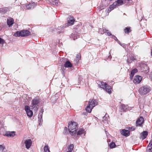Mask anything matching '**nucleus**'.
I'll return each mask as SVG.
<instances>
[{
	"mask_svg": "<svg viewBox=\"0 0 152 152\" xmlns=\"http://www.w3.org/2000/svg\"><path fill=\"white\" fill-rule=\"evenodd\" d=\"M150 87L145 85L140 87L139 89V92L141 95H144L148 93L151 91Z\"/></svg>",
	"mask_w": 152,
	"mask_h": 152,
	"instance_id": "nucleus-3",
	"label": "nucleus"
},
{
	"mask_svg": "<svg viewBox=\"0 0 152 152\" xmlns=\"http://www.w3.org/2000/svg\"><path fill=\"white\" fill-rule=\"evenodd\" d=\"M30 34V32L27 30H23L17 31L14 34L15 37H25L28 36Z\"/></svg>",
	"mask_w": 152,
	"mask_h": 152,
	"instance_id": "nucleus-2",
	"label": "nucleus"
},
{
	"mask_svg": "<svg viewBox=\"0 0 152 152\" xmlns=\"http://www.w3.org/2000/svg\"><path fill=\"white\" fill-rule=\"evenodd\" d=\"M93 108H92L91 107L88 105L85 108L86 110L88 113H90L91 111L92 110Z\"/></svg>",
	"mask_w": 152,
	"mask_h": 152,
	"instance_id": "nucleus-23",
	"label": "nucleus"
},
{
	"mask_svg": "<svg viewBox=\"0 0 152 152\" xmlns=\"http://www.w3.org/2000/svg\"><path fill=\"white\" fill-rule=\"evenodd\" d=\"M39 102V101L38 100L36 99H33L30 105V108L33 110L34 112L36 111L38 108V104Z\"/></svg>",
	"mask_w": 152,
	"mask_h": 152,
	"instance_id": "nucleus-4",
	"label": "nucleus"
},
{
	"mask_svg": "<svg viewBox=\"0 0 152 152\" xmlns=\"http://www.w3.org/2000/svg\"><path fill=\"white\" fill-rule=\"evenodd\" d=\"M128 62H129V63H130V62H130V61H129V60H128Z\"/></svg>",
	"mask_w": 152,
	"mask_h": 152,
	"instance_id": "nucleus-47",
	"label": "nucleus"
},
{
	"mask_svg": "<svg viewBox=\"0 0 152 152\" xmlns=\"http://www.w3.org/2000/svg\"><path fill=\"white\" fill-rule=\"evenodd\" d=\"M151 78L152 80V72H151Z\"/></svg>",
	"mask_w": 152,
	"mask_h": 152,
	"instance_id": "nucleus-44",
	"label": "nucleus"
},
{
	"mask_svg": "<svg viewBox=\"0 0 152 152\" xmlns=\"http://www.w3.org/2000/svg\"><path fill=\"white\" fill-rule=\"evenodd\" d=\"M102 30V29L100 28L99 29V32L101 34H103L104 33H106L107 34V35L108 36H110L111 35V34L110 32H109L108 30H106L105 29H104V32H101V31Z\"/></svg>",
	"mask_w": 152,
	"mask_h": 152,
	"instance_id": "nucleus-18",
	"label": "nucleus"
},
{
	"mask_svg": "<svg viewBox=\"0 0 152 152\" xmlns=\"http://www.w3.org/2000/svg\"><path fill=\"white\" fill-rule=\"evenodd\" d=\"M142 79V77L139 75L135 76L133 80V82L135 84H138L140 83Z\"/></svg>",
	"mask_w": 152,
	"mask_h": 152,
	"instance_id": "nucleus-8",
	"label": "nucleus"
},
{
	"mask_svg": "<svg viewBox=\"0 0 152 152\" xmlns=\"http://www.w3.org/2000/svg\"><path fill=\"white\" fill-rule=\"evenodd\" d=\"M81 59V56L80 54H78L77 55L76 58V61H78Z\"/></svg>",
	"mask_w": 152,
	"mask_h": 152,
	"instance_id": "nucleus-34",
	"label": "nucleus"
},
{
	"mask_svg": "<svg viewBox=\"0 0 152 152\" xmlns=\"http://www.w3.org/2000/svg\"><path fill=\"white\" fill-rule=\"evenodd\" d=\"M79 37V35L77 34H72L71 36V37L73 38L74 40H75V39H77Z\"/></svg>",
	"mask_w": 152,
	"mask_h": 152,
	"instance_id": "nucleus-22",
	"label": "nucleus"
},
{
	"mask_svg": "<svg viewBox=\"0 0 152 152\" xmlns=\"http://www.w3.org/2000/svg\"><path fill=\"white\" fill-rule=\"evenodd\" d=\"M42 115H38V121L40 122L39 123V125L41 126L40 122L42 121Z\"/></svg>",
	"mask_w": 152,
	"mask_h": 152,
	"instance_id": "nucleus-26",
	"label": "nucleus"
},
{
	"mask_svg": "<svg viewBox=\"0 0 152 152\" xmlns=\"http://www.w3.org/2000/svg\"><path fill=\"white\" fill-rule=\"evenodd\" d=\"M36 4L34 3H30L26 5V7L28 10L33 9L36 6Z\"/></svg>",
	"mask_w": 152,
	"mask_h": 152,
	"instance_id": "nucleus-15",
	"label": "nucleus"
},
{
	"mask_svg": "<svg viewBox=\"0 0 152 152\" xmlns=\"http://www.w3.org/2000/svg\"><path fill=\"white\" fill-rule=\"evenodd\" d=\"M121 110L123 111L129 110L130 108L128 107V105H125L124 104H121Z\"/></svg>",
	"mask_w": 152,
	"mask_h": 152,
	"instance_id": "nucleus-10",
	"label": "nucleus"
},
{
	"mask_svg": "<svg viewBox=\"0 0 152 152\" xmlns=\"http://www.w3.org/2000/svg\"><path fill=\"white\" fill-rule=\"evenodd\" d=\"M112 37L115 40H116L120 44V45H121V43L120 42L118 39L115 36H112Z\"/></svg>",
	"mask_w": 152,
	"mask_h": 152,
	"instance_id": "nucleus-36",
	"label": "nucleus"
},
{
	"mask_svg": "<svg viewBox=\"0 0 152 152\" xmlns=\"http://www.w3.org/2000/svg\"><path fill=\"white\" fill-rule=\"evenodd\" d=\"M58 29H60V28H58Z\"/></svg>",
	"mask_w": 152,
	"mask_h": 152,
	"instance_id": "nucleus-48",
	"label": "nucleus"
},
{
	"mask_svg": "<svg viewBox=\"0 0 152 152\" xmlns=\"http://www.w3.org/2000/svg\"><path fill=\"white\" fill-rule=\"evenodd\" d=\"M100 86L101 88L105 90L108 94H110L111 93L112 88L106 83L101 82Z\"/></svg>",
	"mask_w": 152,
	"mask_h": 152,
	"instance_id": "nucleus-5",
	"label": "nucleus"
},
{
	"mask_svg": "<svg viewBox=\"0 0 152 152\" xmlns=\"http://www.w3.org/2000/svg\"><path fill=\"white\" fill-rule=\"evenodd\" d=\"M74 146L73 144H70L69 148H68V151H70L72 152V151L73 150V149L74 148Z\"/></svg>",
	"mask_w": 152,
	"mask_h": 152,
	"instance_id": "nucleus-29",
	"label": "nucleus"
},
{
	"mask_svg": "<svg viewBox=\"0 0 152 152\" xmlns=\"http://www.w3.org/2000/svg\"><path fill=\"white\" fill-rule=\"evenodd\" d=\"M118 6L117 4V2L116 1L115 2L113 3L112 5H111L109 9L108 10L111 11L114 9V8L116 7L117 6Z\"/></svg>",
	"mask_w": 152,
	"mask_h": 152,
	"instance_id": "nucleus-17",
	"label": "nucleus"
},
{
	"mask_svg": "<svg viewBox=\"0 0 152 152\" xmlns=\"http://www.w3.org/2000/svg\"><path fill=\"white\" fill-rule=\"evenodd\" d=\"M84 130L83 129H80L77 132V134L80 135L83 134L85 133Z\"/></svg>",
	"mask_w": 152,
	"mask_h": 152,
	"instance_id": "nucleus-24",
	"label": "nucleus"
},
{
	"mask_svg": "<svg viewBox=\"0 0 152 152\" xmlns=\"http://www.w3.org/2000/svg\"><path fill=\"white\" fill-rule=\"evenodd\" d=\"M25 110L27 113V114L29 112H31V114H33V112L30 110V107L28 106H26L25 107Z\"/></svg>",
	"mask_w": 152,
	"mask_h": 152,
	"instance_id": "nucleus-25",
	"label": "nucleus"
},
{
	"mask_svg": "<svg viewBox=\"0 0 152 152\" xmlns=\"http://www.w3.org/2000/svg\"><path fill=\"white\" fill-rule=\"evenodd\" d=\"M5 148V147L3 145H0V152H2Z\"/></svg>",
	"mask_w": 152,
	"mask_h": 152,
	"instance_id": "nucleus-33",
	"label": "nucleus"
},
{
	"mask_svg": "<svg viewBox=\"0 0 152 152\" xmlns=\"http://www.w3.org/2000/svg\"><path fill=\"white\" fill-rule=\"evenodd\" d=\"M77 124L74 121H71L68 124V130L69 133L72 135L75 134L77 132Z\"/></svg>",
	"mask_w": 152,
	"mask_h": 152,
	"instance_id": "nucleus-1",
	"label": "nucleus"
},
{
	"mask_svg": "<svg viewBox=\"0 0 152 152\" xmlns=\"http://www.w3.org/2000/svg\"><path fill=\"white\" fill-rule=\"evenodd\" d=\"M97 104L98 102L94 99H90L88 105L90 106L92 108H93L96 105H97Z\"/></svg>",
	"mask_w": 152,
	"mask_h": 152,
	"instance_id": "nucleus-7",
	"label": "nucleus"
},
{
	"mask_svg": "<svg viewBox=\"0 0 152 152\" xmlns=\"http://www.w3.org/2000/svg\"><path fill=\"white\" fill-rule=\"evenodd\" d=\"M33 115H27V116L29 118L31 117Z\"/></svg>",
	"mask_w": 152,
	"mask_h": 152,
	"instance_id": "nucleus-41",
	"label": "nucleus"
},
{
	"mask_svg": "<svg viewBox=\"0 0 152 152\" xmlns=\"http://www.w3.org/2000/svg\"><path fill=\"white\" fill-rule=\"evenodd\" d=\"M64 66L65 67H72V65L70 61H67L64 64Z\"/></svg>",
	"mask_w": 152,
	"mask_h": 152,
	"instance_id": "nucleus-21",
	"label": "nucleus"
},
{
	"mask_svg": "<svg viewBox=\"0 0 152 152\" xmlns=\"http://www.w3.org/2000/svg\"><path fill=\"white\" fill-rule=\"evenodd\" d=\"M24 143L25 144L26 148L27 149H28L30 148L31 145L32 141L31 139H28L25 140Z\"/></svg>",
	"mask_w": 152,
	"mask_h": 152,
	"instance_id": "nucleus-6",
	"label": "nucleus"
},
{
	"mask_svg": "<svg viewBox=\"0 0 152 152\" xmlns=\"http://www.w3.org/2000/svg\"><path fill=\"white\" fill-rule=\"evenodd\" d=\"M151 55L152 56V50H151Z\"/></svg>",
	"mask_w": 152,
	"mask_h": 152,
	"instance_id": "nucleus-46",
	"label": "nucleus"
},
{
	"mask_svg": "<svg viewBox=\"0 0 152 152\" xmlns=\"http://www.w3.org/2000/svg\"><path fill=\"white\" fill-rule=\"evenodd\" d=\"M104 29H102V30L101 31V32H104Z\"/></svg>",
	"mask_w": 152,
	"mask_h": 152,
	"instance_id": "nucleus-43",
	"label": "nucleus"
},
{
	"mask_svg": "<svg viewBox=\"0 0 152 152\" xmlns=\"http://www.w3.org/2000/svg\"><path fill=\"white\" fill-rule=\"evenodd\" d=\"M147 152H152V139L151 140L147 146Z\"/></svg>",
	"mask_w": 152,
	"mask_h": 152,
	"instance_id": "nucleus-12",
	"label": "nucleus"
},
{
	"mask_svg": "<svg viewBox=\"0 0 152 152\" xmlns=\"http://www.w3.org/2000/svg\"><path fill=\"white\" fill-rule=\"evenodd\" d=\"M117 2V4L118 6L121 5L123 4V1L122 0H117L116 1Z\"/></svg>",
	"mask_w": 152,
	"mask_h": 152,
	"instance_id": "nucleus-32",
	"label": "nucleus"
},
{
	"mask_svg": "<svg viewBox=\"0 0 152 152\" xmlns=\"http://www.w3.org/2000/svg\"><path fill=\"white\" fill-rule=\"evenodd\" d=\"M44 150L45 152H50L48 145H45L44 147Z\"/></svg>",
	"mask_w": 152,
	"mask_h": 152,
	"instance_id": "nucleus-30",
	"label": "nucleus"
},
{
	"mask_svg": "<svg viewBox=\"0 0 152 152\" xmlns=\"http://www.w3.org/2000/svg\"><path fill=\"white\" fill-rule=\"evenodd\" d=\"M75 19L73 17H69L67 18V23L66 25L67 26L73 25L75 21Z\"/></svg>",
	"mask_w": 152,
	"mask_h": 152,
	"instance_id": "nucleus-9",
	"label": "nucleus"
},
{
	"mask_svg": "<svg viewBox=\"0 0 152 152\" xmlns=\"http://www.w3.org/2000/svg\"><path fill=\"white\" fill-rule=\"evenodd\" d=\"M67 129V128L66 127H65V128H64V129L65 130H66Z\"/></svg>",
	"mask_w": 152,
	"mask_h": 152,
	"instance_id": "nucleus-45",
	"label": "nucleus"
},
{
	"mask_svg": "<svg viewBox=\"0 0 152 152\" xmlns=\"http://www.w3.org/2000/svg\"><path fill=\"white\" fill-rule=\"evenodd\" d=\"M129 129L130 131H133L135 129L134 128L131 127L129 128Z\"/></svg>",
	"mask_w": 152,
	"mask_h": 152,
	"instance_id": "nucleus-39",
	"label": "nucleus"
},
{
	"mask_svg": "<svg viewBox=\"0 0 152 152\" xmlns=\"http://www.w3.org/2000/svg\"><path fill=\"white\" fill-rule=\"evenodd\" d=\"M148 135V132L147 131H144L141 133L140 134L141 138L142 139V140L145 139Z\"/></svg>",
	"mask_w": 152,
	"mask_h": 152,
	"instance_id": "nucleus-11",
	"label": "nucleus"
},
{
	"mask_svg": "<svg viewBox=\"0 0 152 152\" xmlns=\"http://www.w3.org/2000/svg\"><path fill=\"white\" fill-rule=\"evenodd\" d=\"M110 148H113L115 147L116 145L114 142H112L110 143Z\"/></svg>",
	"mask_w": 152,
	"mask_h": 152,
	"instance_id": "nucleus-31",
	"label": "nucleus"
},
{
	"mask_svg": "<svg viewBox=\"0 0 152 152\" xmlns=\"http://www.w3.org/2000/svg\"><path fill=\"white\" fill-rule=\"evenodd\" d=\"M5 43V41L3 39L0 38V43L3 45L4 43Z\"/></svg>",
	"mask_w": 152,
	"mask_h": 152,
	"instance_id": "nucleus-37",
	"label": "nucleus"
},
{
	"mask_svg": "<svg viewBox=\"0 0 152 152\" xmlns=\"http://www.w3.org/2000/svg\"><path fill=\"white\" fill-rule=\"evenodd\" d=\"M121 133L122 135L125 136H128L130 134L129 131L124 129L121 131Z\"/></svg>",
	"mask_w": 152,
	"mask_h": 152,
	"instance_id": "nucleus-13",
	"label": "nucleus"
},
{
	"mask_svg": "<svg viewBox=\"0 0 152 152\" xmlns=\"http://www.w3.org/2000/svg\"><path fill=\"white\" fill-rule=\"evenodd\" d=\"M137 72V70L136 69H134L131 71L130 75V77L131 79H132L134 74Z\"/></svg>",
	"mask_w": 152,
	"mask_h": 152,
	"instance_id": "nucleus-20",
	"label": "nucleus"
},
{
	"mask_svg": "<svg viewBox=\"0 0 152 152\" xmlns=\"http://www.w3.org/2000/svg\"><path fill=\"white\" fill-rule=\"evenodd\" d=\"M7 23L9 27L11 26L14 23V20L13 18H10L7 19Z\"/></svg>",
	"mask_w": 152,
	"mask_h": 152,
	"instance_id": "nucleus-16",
	"label": "nucleus"
},
{
	"mask_svg": "<svg viewBox=\"0 0 152 152\" xmlns=\"http://www.w3.org/2000/svg\"><path fill=\"white\" fill-rule=\"evenodd\" d=\"M43 110L41 109V111H40V112L42 114V113H43Z\"/></svg>",
	"mask_w": 152,
	"mask_h": 152,
	"instance_id": "nucleus-42",
	"label": "nucleus"
},
{
	"mask_svg": "<svg viewBox=\"0 0 152 152\" xmlns=\"http://www.w3.org/2000/svg\"><path fill=\"white\" fill-rule=\"evenodd\" d=\"M105 7V6H101L100 7H99V9L100 10H101L102 9H104Z\"/></svg>",
	"mask_w": 152,
	"mask_h": 152,
	"instance_id": "nucleus-38",
	"label": "nucleus"
},
{
	"mask_svg": "<svg viewBox=\"0 0 152 152\" xmlns=\"http://www.w3.org/2000/svg\"><path fill=\"white\" fill-rule=\"evenodd\" d=\"M124 32L125 33H129L131 31L130 27H126L124 30Z\"/></svg>",
	"mask_w": 152,
	"mask_h": 152,
	"instance_id": "nucleus-28",
	"label": "nucleus"
},
{
	"mask_svg": "<svg viewBox=\"0 0 152 152\" xmlns=\"http://www.w3.org/2000/svg\"><path fill=\"white\" fill-rule=\"evenodd\" d=\"M4 131H5V129L3 128V124L2 123L1 124V123L0 122V132H3Z\"/></svg>",
	"mask_w": 152,
	"mask_h": 152,
	"instance_id": "nucleus-27",
	"label": "nucleus"
},
{
	"mask_svg": "<svg viewBox=\"0 0 152 152\" xmlns=\"http://www.w3.org/2000/svg\"><path fill=\"white\" fill-rule=\"evenodd\" d=\"M58 0H53V4L56 5H58Z\"/></svg>",
	"mask_w": 152,
	"mask_h": 152,
	"instance_id": "nucleus-35",
	"label": "nucleus"
},
{
	"mask_svg": "<svg viewBox=\"0 0 152 152\" xmlns=\"http://www.w3.org/2000/svg\"><path fill=\"white\" fill-rule=\"evenodd\" d=\"M131 60H132V61H133L134 60H135V58L133 57H131Z\"/></svg>",
	"mask_w": 152,
	"mask_h": 152,
	"instance_id": "nucleus-40",
	"label": "nucleus"
},
{
	"mask_svg": "<svg viewBox=\"0 0 152 152\" xmlns=\"http://www.w3.org/2000/svg\"><path fill=\"white\" fill-rule=\"evenodd\" d=\"M144 118L142 117H140L137 121V125L140 126L144 122Z\"/></svg>",
	"mask_w": 152,
	"mask_h": 152,
	"instance_id": "nucleus-14",
	"label": "nucleus"
},
{
	"mask_svg": "<svg viewBox=\"0 0 152 152\" xmlns=\"http://www.w3.org/2000/svg\"><path fill=\"white\" fill-rule=\"evenodd\" d=\"M5 135L7 136L13 137L15 135V132L13 131L6 132Z\"/></svg>",
	"mask_w": 152,
	"mask_h": 152,
	"instance_id": "nucleus-19",
	"label": "nucleus"
}]
</instances>
